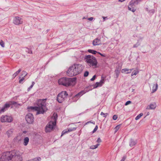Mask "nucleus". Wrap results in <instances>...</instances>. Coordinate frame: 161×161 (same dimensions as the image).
I'll return each mask as SVG.
<instances>
[{
  "instance_id": "f257e3e1",
  "label": "nucleus",
  "mask_w": 161,
  "mask_h": 161,
  "mask_svg": "<svg viewBox=\"0 0 161 161\" xmlns=\"http://www.w3.org/2000/svg\"><path fill=\"white\" fill-rule=\"evenodd\" d=\"M0 161H22V158L18 151L7 152L2 154Z\"/></svg>"
},
{
  "instance_id": "f03ea898",
  "label": "nucleus",
  "mask_w": 161,
  "mask_h": 161,
  "mask_svg": "<svg viewBox=\"0 0 161 161\" xmlns=\"http://www.w3.org/2000/svg\"><path fill=\"white\" fill-rule=\"evenodd\" d=\"M46 99H40L36 102V106L28 107L29 111H36V114H43L47 110L46 103Z\"/></svg>"
},
{
  "instance_id": "7ed1b4c3",
  "label": "nucleus",
  "mask_w": 161,
  "mask_h": 161,
  "mask_svg": "<svg viewBox=\"0 0 161 161\" xmlns=\"http://www.w3.org/2000/svg\"><path fill=\"white\" fill-rule=\"evenodd\" d=\"M83 69L81 64H75L70 67L67 71V74L69 76H73L80 74Z\"/></svg>"
},
{
  "instance_id": "20e7f679",
  "label": "nucleus",
  "mask_w": 161,
  "mask_h": 161,
  "mask_svg": "<svg viewBox=\"0 0 161 161\" xmlns=\"http://www.w3.org/2000/svg\"><path fill=\"white\" fill-rule=\"evenodd\" d=\"M76 78H62L59 79L58 82L59 85L67 86H74L75 84Z\"/></svg>"
},
{
  "instance_id": "39448f33",
  "label": "nucleus",
  "mask_w": 161,
  "mask_h": 161,
  "mask_svg": "<svg viewBox=\"0 0 161 161\" xmlns=\"http://www.w3.org/2000/svg\"><path fill=\"white\" fill-rule=\"evenodd\" d=\"M85 61L90 67H96L97 63L96 58L93 56L86 55L84 57Z\"/></svg>"
},
{
  "instance_id": "423d86ee",
  "label": "nucleus",
  "mask_w": 161,
  "mask_h": 161,
  "mask_svg": "<svg viewBox=\"0 0 161 161\" xmlns=\"http://www.w3.org/2000/svg\"><path fill=\"white\" fill-rule=\"evenodd\" d=\"M16 104L20 105V104H18L15 101H9L8 103H5L2 107L0 108V114L8 110L11 105H15Z\"/></svg>"
},
{
  "instance_id": "0eeeda50",
  "label": "nucleus",
  "mask_w": 161,
  "mask_h": 161,
  "mask_svg": "<svg viewBox=\"0 0 161 161\" xmlns=\"http://www.w3.org/2000/svg\"><path fill=\"white\" fill-rule=\"evenodd\" d=\"M56 121H50L46 125L45 130L46 133H49L54 129L56 125Z\"/></svg>"
},
{
  "instance_id": "6e6552de",
  "label": "nucleus",
  "mask_w": 161,
  "mask_h": 161,
  "mask_svg": "<svg viewBox=\"0 0 161 161\" xmlns=\"http://www.w3.org/2000/svg\"><path fill=\"white\" fill-rule=\"evenodd\" d=\"M68 94L66 91H62L57 96V101L59 103H62L67 98Z\"/></svg>"
},
{
  "instance_id": "1a4fd4ad",
  "label": "nucleus",
  "mask_w": 161,
  "mask_h": 161,
  "mask_svg": "<svg viewBox=\"0 0 161 161\" xmlns=\"http://www.w3.org/2000/svg\"><path fill=\"white\" fill-rule=\"evenodd\" d=\"M13 22L15 25H19L22 23V19L19 17H15L14 18Z\"/></svg>"
},
{
  "instance_id": "9d476101",
  "label": "nucleus",
  "mask_w": 161,
  "mask_h": 161,
  "mask_svg": "<svg viewBox=\"0 0 161 161\" xmlns=\"http://www.w3.org/2000/svg\"><path fill=\"white\" fill-rule=\"evenodd\" d=\"M102 79L100 81V82H96L94 86V88H96L98 87L99 86H101L103 85L104 84L105 81V79L102 76L101 77Z\"/></svg>"
},
{
  "instance_id": "9b49d317",
  "label": "nucleus",
  "mask_w": 161,
  "mask_h": 161,
  "mask_svg": "<svg viewBox=\"0 0 161 161\" xmlns=\"http://www.w3.org/2000/svg\"><path fill=\"white\" fill-rule=\"evenodd\" d=\"M1 121H12V117L11 116L3 115L1 118Z\"/></svg>"
},
{
  "instance_id": "f8f14e48",
  "label": "nucleus",
  "mask_w": 161,
  "mask_h": 161,
  "mask_svg": "<svg viewBox=\"0 0 161 161\" xmlns=\"http://www.w3.org/2000/svg\"><path fill=\"white\" fill-rule=\"evenodd\" d=\"M92 44L94 46L98 45L101 44V42L100 39L97 38L95 39L93 41Z\"/></svg>"
},
{
  "instance_id": "ddd939ff",
  "label": "nucleus",
  "mask_w": 161,
  "mask_h": 161,
  "mask_svg": "<svg viewBox=\"0 0 161 161\" xmlns=\"http://www.w3.org/2000/svg\"><path fill=\"white\" fill-rule=\"evenodd\" d=\"M26 121H32L34 119V117L32 114L29 113L26 115L25 118Z\"/></svg>"
},
{
  "instance_id": "4468645a",
  "label": "nucleus",
  "mask_w": 161,
  "mask_h": 161,
  "mask_svg": "<svg viewBox=\"0 0 161 161\" xmlns=\"http://www.w3.org/2000/svg\"><path fill=\"white\" fill-rule=\"evenodd\" d=\"M143 0H132L130 3V5L131 7L137 5L140 2H142Z\"/></svg>"
},
{
  "instance_id": "2eb2a0df",
  "label": "nucleus",
  "mask_w": 161,
  "mask_h": 161,
  "mask_svg": "<svg viewBox=\"0 0 161 161\" xmlns=\"http://www.w3.org/2000/svg\"><path fill=\"white\" fill-rule=\"evenodd\" d=\"M76 129V128H73L72 129H66L63 130L62 132L61 136H62L64 134L67 133L69 132H70L74 130H75Z\"/></svg>"
},
{
  "instance_id": "dca6fc26",
  "label": "nucleus",
  "mask_w": 161,
  "mask_h": 161,
  "mask_svg": "<svg viewBox=\"0 0 161 161\" xmlns=\"http://www.w3.org/2000/svg\"><path fill=\"white\" fill-rule=\"evenodd\" d=\"M156 107V104L155 103H153L150 104L147 106V108L148 109H154Z\"/></svg>"
},
{
  "instance_id": "f3484780",
  "label": "nucleus",
  "mask_w": 161,
  "mask_h": 161,
  "mask_svg": "<svg viewBox=\"0 0 161 161\" xmlns=\"http://www.w3.org/2000/svg\"><path fill=\"white\" fill-rule=\"evenodd\" d=\"M86 93V92L84 91H82L78 93L74 97V98H77V99L79 98L81 96H82L83 94H85Z\"/></svg>"
},
{
  "instance_id": "a211bd4d",
  "label": "nucleus",
  "mask_w": 161,
  "mask_h": 161,
  "mask_svg": "<svg viewBox=\"0 0 161 161\" xmlns=\"http://www.w3.org/2000/svg\"><path fill=\"white\" fill-rule=\"evenodd\" d=\"M132 70V69H124L121 70V72L123 73L129 74L131 72Z\"/></svg>"
},
{
  "instance_id": "6ab92c4d",
  "label": "nucleus",
  "mask_w": 161,
  "mask_h": 161,
  "mask_svg": "<svg viewBox=\"0 0 161 161\" xmlns=\"http://www.w3.org/2000/svg\"><path fill=\"white\" fill-rule=\"evenodd\" d=\"M137 143V141L136 140H134L132 139L130 140V146L131 147L134 146Z\"/></svg>"
},
{
  "instance_id": "aec40b11",
  "label": "nucleus",
  "mask_w": 161,
  "mask_h": 161,
  "mask_svg": "<svg viewBox=\"0 0 161 161\" xmlns=\"http://www.w3.org/2000/svg\"><path fill=\"white\" fill-rule=\"evenodd\" d=\"M29 142V138L28 137H25L24 139L23 144L24 146H27Z\"/></svg>"
},
{
  "instance_id": "412c9836",
  "label": "nucleus",
  "mask_w": 161,
  "mask_h": 161,
  "mask_svg": "<svg viewBox=\"0 0 161 161\" xmlns=\"http://www.w3.org/2000/svg\"><path fill=\"white\" fill-rule=\"evenodd\" d=\"M158 84H154L153 86V88H152V92L153 93L155 92L157 90L158 88Z\"/></svg>"
},
{
  "instance_id": "4be33fe9",
  "label": "nucleus",
  "mask_w": 161,
  "mask_h": 161,
  "mask_svg": "<svg viewBox=\"0 0 161 161\" xmlns=\"http://www.w3.org/2000/svg\"><path fill=\"white\" fill-rule=\"evenodd\" d=\"M58 118V115L57 114L54 113L52 117V119L54 121H57Z\"/></svg>"
},
{
  "instance_id": "5701e85b",
  "label": "nucleus",
  "mask_w": 161,
  "mask_h": 161,
  "mask_svg": "<svg viewBox=\"0 0 161 161\" xmlns=\"http://www.w3.org/2000/svg\"><path fill=\"white\" fill-rule=\"evenodd\" d=\"M134 6H133L132 7H131V6L129 4V6H128V9L130 10L131 11L133 12H135L136 10V9L135 8L133 7Z\"/></svg>"
},
{
  "instance_id": "b1692460",
  "label": "nucleus",
  "mask_w": 161,
  "mask_h": 161,
  "mask_svg": "<svg viewBox=\"0 0 161 161\" xmlns=\"http://www.w3.org/2000/svg\"><path fill=\"white\" fill-rule=\"evenodd\" d=\"M120 68H119V69H115V74L116 78H118L119 77V73H120Z\"/></svg>"
},
{
  "instance_id": "393cba45",
  "label": "nucleus",
  "mask_w": 161,
  "mask_h": 161,
  "mask_svg": "<svg viewBox=\"0 0 161 161\" xmlns=\"http://www.w3.org/2000/svg\"><path fill=\"white\" fill-rule=\"evenodd\" d=\"M142 38H141L140 39H139L137 42L133 46V47H137L140 44V42H139L140 40H142Z\"/></svg>"
},
{
  "instance_id": "a878e982",
  "label": "nucleus",
  "mask_w": 161,
  "mask_h": 161,
  "mask_svg": "<svg viewBox=\"0 0 161 161\" xmlns=\"http://www.w3.org/2000/svg\"><path fill=\"white\" fill-rule=\"evenodd\" d=\"M13 132V131L11 129L10 130H8L6 133L7 135H8V137H9L12 134Z\"/></svg>"
},
{
  "instance_id": "bb28decb",
  "label": "nucleus",
  "mask_w": 161,
  "mask_h": 161,
  "mask_svg": "<svg viewBox=\"0 0 161 161\" xmlns=\"http://www.w3.org/2000/svg\"><path fill=\"white\" fill-rule=\"evenodd\" d=\"M21 71V69H19L15 73H14L13 75V77L14 78L16 76H17L19 74L20 72Z\"/></svg>"
},
{
  "instance_id": "cd10ccee",
  "label": "nucleus",
  "mask_w": 161,
  "mask_h": 161,
  "mask_svg": "<svg viewBox=\"0 0 161 161\" xmlns=\"http://www.w3.org/2000/svg\"><path fill=\"white\" fill-rule=\"evenodd\" d=\"M88 52L90 53H92L94 54H96V53H98V52L92 49H88Z\"/></svg>"
},
{
  "instance_id": "c85d7f7f",
  "label": "nucleus",
  "mask_w": 161,
  "mask_h": 161,
  "mask_svg": "<svg viewBox=\"0 0 161 161\" xmlns=\"http://www.w3.org/2000/svg\"><path fill=\"white\" fill-rule=\"evenodd\" d=\"M139 71L138 70H134L132 72L131 74V76H133V75H137Z\"/></svg>"
},
{
  "instance_id": "c756f323",
  "label": "nucleus",
  "mask_w": 161,
  "mask_h": 161,
  "mask_svg": "<svg viewBox=\"0 0 161 161\" xmlns=\"http://www.w3.org/2000/svg\"><path fill=\"white\" fill-rule=\"evenodd\" d=\"M99 145V144H97L96 145H92L90 147V148L92 149H95L97 148Z\"/></svg>"
},
{
  "instance_id": "7c9ffc66",
  "label": "nucleus",
  "mask_w": 161,
  "mask_h": 161,
  "mask_svg": "<svg viewBox=\"0 0 161 161\" xmlns=\"http://www.w3.org/2000/svg\"><path fill=\"white\" fill-rule=\"evenodd\" d=\"M25 51H26V52L28 53H31V54L32 53V52L31 49H30L27 48H25Z\"/></svg>"
},
{
  "instance_id": "2f4dec72",
  "label": "nucleus",
  "mask_w": 161,
  "mask_h": 161,
  "mask_svg": "<svg viewBox=\"0 0 161 161\" xmlns=\"http://www.w3.org/2000/svg\"><path fill=\"white\" fill-rule=\"evenodd\" d=\"M143 114L142 113H140V114L138 115L136 118H135V120H137L139 119L143 115Z\"/></svg>"
},
{
  "instance_id": "473e14b6",
  "label": "nucleus",
  "mask_w": 161,
  "mask_h": 161,
  "mask_svg": "<svg viewBox=\"0 0 161 161\" xmlns=\"http://www.w3.org/2000/svg\"><path fill=\"white\" fill-rule=\"evenodd\" d=\"M32 161H40L41 158L40 157H37L32 159Z\"/></svg>"
},
{
  "instance_id": "72a5a7b5",
  "label": "nucleus",
  "mask_w": 161,
  "mask_h": 161,
  "mask_svg": "<svg viewBox=\"0 0 161 161\" xmlns=\"http://www.w3.org/2000/svg\"><path fill=\"white\" fill-rule=\"evenodd\" d=\"M120 125H119L116 126L115 128H114L115 131H114V133H116L117 131L119 129L120 127Z\"/></svg>"
},
{
  "instance_id": "f704fd0d",
  "label": "nucleus",
  "mask_w": 161,
  "mask_h": 161,
  "mask_svg": "<svg viewBox=\"0 0 161 161\" xmlns=\"http://www.w3.org/2000/svg\"><path fill=\"white\" fill-rule=\"evenodd\" d=\"M35 84V82L34 81L32 82L31 85L27 89V91H29L33 87Z\"/></svg>"
},
{
  "instance_id": "c9c22d12",
  "label": "nucleus",
  "mask_w": 161,
  "mask_h": 161,
  "mask_svg": "<svg viewBox=\"0 0 161 161\" xmlns=\"http://www.w3.org/2000/svg\"><path fill=\"white\" fill-rule=\"evenodd\" d=\"M0 45L3 47H4V43L2 40H1L0 42Z\"/></svg>"
},
{
  "instance_id": "e433bc0d",
  "label": "nucleus",
  "mask_w": 161,
  "mask_h": 161,
  "mask_svg": "<svg viewBox=\"0 0 161 161\" xmlns=\"http://www.w3.org/2000/svg\"><path fill=\"white\" fill-rule=\"evenodd\" d=\"M89 74V72L87 71H86L84 73V76L85 77H87L88 76Z\"/></svg>"
},
{
  "instance_id": "4c0bfd02",
  "label": "nucleus",
  "mask_w": 161,
  "mask_h": 161,
  "mask_svg": "<svg viewBox=\"0 0 161 161\" xmlns=\"http://www.w3.org/2000/svg\"><path fill=\"white\" fill-rule=\"evenodd\" d=\"M118 118V116L116 115H113V119L114 120H115L117 119Z\"/></svg>"
},
{
  "instance_id": "58836bf2",
  "label": "nucleus",
  "mask_w": 161,
  "mask_h": 161,
  "mask_svg": "<svg viewBox=\"0 0 161 161\" xmlns=\"http://www.w3.org/2000/svg\"><path fill=\"white\" fill-rule=\"evenodd\" d=\"M101 115H103L104 117H106L108 115L107 113L104 114L103 112H102L101 113Z\"/></svg>"
},
{
  "instance_id": "ea45409f",
  "label": "nucleus",
  "mask_w": 161,
  "mask_h": 161,
  "mask_svg": "<svg viewBox=\"0 0 161 161\" xmlns=\"http://www.w3.org/2000/svg\"><path fill=\"white\" fill-rule=\"evenodd\" d=\"M155 12V10L154 9H152L149 11V13L150 14H153Z\"/></svg>"
},
{
  "instance_id": "a19ab883",
  "label": "nucleus",
  "mask_w": 161,
  "mask_h": 161,
  "mask_svg": "<svg viewBox=\"0 0 161 161\" xmlns=\"http://www.w3.org/2000/svg\"><path fill=\"white\" fill-rule=\"evenodd\" d=\"M131 103V102L130 101H128L126 102L125 104V106H127L128 104H130Z\"/></svg>"
},
{
  "instance_id": "79ce46f5",
  "label": "nucleus",
  "mask_w": 161,
  "mask_h": 161,
  "mask_svg": "<svg viewBox=\"0 0 161 161\" xmlns=\"http://www.w3.org/2000/svg\"><path fill=\"white\" fill-rule=\"evenodd\" d=\"M25 80V77H23L22 79L19 80V83H21Z\"/></svg>"
},
{
  "instance_id": "37998d69",
  "label": "nucleus",
  "mask_w": 161,
  "mask_h": 161,
  "mask_svg": "<svg viewBox=\"0 0 161 161\" xmlns=\"http://www.w3.org/2000/svg\"><path fill=\"white\" fill-rule=\"evenodd\" d=\"M98 129V127H97V125H96L95 127V128L94 129V130H93V131H92V133H94L95 132H96L97 130Z\"/></svg>"
},
{
  "instance_id": "c03bdc74",
  "label": "nucleus",
  "mask_w": 161,
  "mask_h": 161,
  "mask_svg": "<svg viewBox=\"0 0 161 161\" xmlns=\"http://www.w3.org/2000/svg\"><path fill=\"white\" fill-rule=\"evenodd\" d=\"M96 77V75H94L90 79V80L91 81H93L95 79Z\"/></svg>"
},
{
  "instance_id": "a18cd8bd",
  "label": "nucleus",
  "mask_w": 161,
  "mask_h": 161,
  "mask_svg": "<svg viewBox=\"0 0 161 161\" xmlns=\"http://www.w3.org/2000/svg\"><path fill=\"white\" fill-rule=\"evenodd\" d=\"M102 18L103 19V22L106 19H108L107 17L103 16Z\"/></svg>"
},
{
  "instance_id": "49530a36",
  "label": "nucleus",
  "mask_w": 161,
  "mask_h": 161,
  "mask_svg": "<svg viewBox=\"0 0 161 161\" xmlns=\"http://www.w3.org/2000/svg\"><path fill=\"white\" fill-rule=\"evenodd\" d=\"M97 142L98 143H100V142H101L102 141H101V139L99 137L97 139Z\"/></svg>"
},
{
  "instance_id": "de8ad7c7",
  "label": "nucleus",
  "mask_w": 161,
  "mask_h": 161,
  "mask_svg": "<svg viewBox=\"0 0 161 161\" xmlns=\"http://www.w3.org/2000/svg\"><path fill=\"white\" fill-rule=\"evenodd\" d=\"M23 74L24 75V77H25L27 75V73L25 71H23L22 72Z\"/></svg>"
},
{
  "instance_id": "09e8293b",
  "label": "nucleus",
  "mask_w": 161,
  "mask_h": 161,
  "mask_svg": "<svg viewBox=\"0 0 161 161\" xmlns=\"http://www.w3.org/2000/svg\"><path fill=\"white\" fill-rule=\"evenodd\" d=\"M97 53L99 54L100 55H101V56H102L103 57H105V55L104 54H102L101 53H100V52H98Z\"/></svg>"
},
{
  "instance_id": "8fccbe9b",
  "label": "nucleus",
  "mask_w": 161,
  "mask_h": 161,
  "mask_svg": "<svg viewBox=\"0 0 161 161\" xmlns=\"http://www.w3.org/2000/svg\"><path fill=\"white\" fill-rule=\"evenodd\" d=\"M93 19V18L92 17H90V18H88V19L89 20L91 21V20H92Z\"/></svg>"
},
{
  "instance_id": "3c124183",
  "label": "nucleus",
  "mask_w": 161,
  "mask_h": 161,
  "mask_svg": "<svg viewBox=\"0 0 161 161\" xmlns=\"http://www.w3.org/2000/svg\"><path fill=\"white\" fill-rule=\"evenodd\" d=\"M125 0H119V1L120 2H122L124 1Z\"/></svg>"
},
{
  "instance_id": "603ef678",
  "label": "nucleus",
  "mask_w": 161,
  "mask_h": 161,
  "mask_svg": "<svg viewBox=\"0 0 161 161\" xmlns=\"http://www.w3.org/2000/svg\"><path fill=\"white\" fill-rule=\"evenodd\" d=\"M125 160V158H123L120 161H124Z\"/></svg>"
},
{
  "instance_id": "864d4df0",
  "label": "nucleus",
  "mask_w": 161,
  "mask_h": 161,
  "mask_svg": "<svg viewBox=\"0 0 161 161\" xmlns=\"http://www.w3.org/2000/svg\"><path fill=\"white\" fill-rule=\"evenodd\" d=\"M26 131H23V133H26Z\"/></svg>"
},
{
  "instance_id": "5fc2aeb1",
  "label": "nucleus",
  "mask_w": 161,
  "mask_h": 161,
  "mask_svg": "<svg viewBox=\"0 0 161 161\" xmlns=\"http://www.w3.org/2000/svg\"><path fill=\"white\" fill-rule=\"evenodd\" d=\"M89 122H87L86 123V124H88V123H89Z\"/></svg>"
},
{
  "instance_id": "6e6d98bb",
  "label": "nucleus",
  "mask_w": 161,
  "mask_h": 161,
  "mask_svg": "<svg viewBox=\"0 0 161 161\" xmlns=\"http://www.w3.org/2000/svg\"><path fill=\"white\" fill-rule=\"evenodd\" d=\"M148 8H147L146 9V10H147V11H148Z\"/></svg>"
},
{
  "instance_id": "4d7b16f0",
  "label": "nucleus",
  "mask_w": 161,
  "mask_h": 161,
  "mask_svg": "<svg viewBox=\"0 0 161 161\" xmlns=\"http://www.w3.org/2000/svg\"><path fill=\"white\" fill-rule=\"evenodd\" d=\"M28 161H32V160H29Z\"/></svg>"
},
{
  "instance_id": "13d9d810",
  "label": "nucleus",
  "mask_w": 161,
  "mask_h": 161,
  "mask_svg": "<svg viewBox=\"0 0 161 161\" xmlns=\"http://www.w3.org/2000/svg\"><path fill=\"white\" fill-rule=\"evenodd\" d=\"M91 123H93V124H94V123L93 122H92Z\"/></svg>"
},
{
  "instance_id": "bf43d9fd",
  "label": "nucleus",
  "mask_w": 161,
  "mask_h": 161,
  "mask_svg": "<svg viewBox=\"0 0 161 161\" xmlns=\"http://www.w3.org/2000/svg\"><path fill=\"white\" fill-rule=\"evenodd\" d=\"M20 78H21V77H19V79H20Z\"/></svg>"
},
{
  "instance_id": "052dcab7",
  "label": "nucleus",
  "mask_w": 161,
  "mask_h": 161,
  "mask_svg": "<svg viewBox=\"0 0 161 161\" xmlns=\"http://www.w3.org/2000/svg\"><path fill=\"white\" fill-rule=\"evenodd\" d=\"M5 0V1H6V0Z\"/></svg>"
}]
</instances>
